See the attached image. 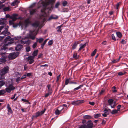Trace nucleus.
Instances as JSON below:
<instances>
[{
    "label": "nucleus",
    "instance_id": "41",
    "mask_svg": "<svg viewBox=\"0 0 128 128\" xmlns=\"http://www.w3.org/2000/svg\"><path fill=\"white\" fill-rule=\"evenodd\" d=\"M53 43V40H51L48 42V46H51L52 44Z\"/></svg>",
    "mask_w": 128,
    "mask_h": 128
},
{
    "label": "nucleus",
    "instance_id": "16",
    "mask_svg": "<svg viewBox=\"0 0 128 128\" xmlns=\"http://www.w3.org/2000/svg\"><path fill=\"white\" fill-rule=\"evenodd\" d=\"M18 14H12L11 17V18L14 21H15L17 19L20 18V17H18Z\"/></svg>",
    "mask_w": 128,
    "mask_h": 128
},
{
    "label": "nucleus",
    "instance_id": "37",
    "mask_svg": "<svg viewBox=\"0 0 128 128\" xmlns=\"http://www.w3.org/2000/svg\"><path fill=\"white\" fill-rule=\"evenodd\" d=\"M116 35L118 38H120L122 36L121 33L120 32H117L116 33Z\"/></svg>",
    "mask_w": 128,
    "mask_h": 128
},
{
    "label": "nucleus",
    "instance_id": "64",
    "mask_svg": "<svg viewBox=\"0 0 128 128\" xmlns=\"http://www.w3.org/2000/svg\"><path fill=\"white\" fill-rule=\"evenodd\" d=\"M89 104L93 106L94 104V102H89Z\"/></svg>",
    "mask_w": 128,
    "mask_h": 128
},
{
    "label": "nucleus",
    "instance_id": "18",
    "mask_svg": "<svg viewBox=\"0 0 128 128\" xmlns=\"http://www.w3.org/2000/svg\"><path fill=\"white\" fill-rule=\"evenodd\" d=\"M23 46L20 44H18L17 45L15 48L16 50L17 51H19L21 50Z\"/></svg>",
    "mask_w": 128,
    "mask_h": 128
},
{
    "label": "nucleus",
    "instance_id": "62",
    "mask_svg": "<svg viewBox=\"0 0 128 128\" xmlns=\"http://www.w3.org/2000/svg\"><path fill=\"white\" fill-rule=\"evenodd\" d=\"M11 16H10L9 14H7L6 15V18H11Z\"/></svg>",
    "mask_w": 128,
    "mask_h": 128
},
{
    "label": "nucleus",
    "instance_id": "31",
    "mask_svg": "<svg viewBox=\"0 0 128 128\" xmlns=\"http://www.w3.org/2000/svg\"><path fill=\"white\" fill-rule=\"evenodd\" d=\"M38 50L34 51L32 54L33 56L34 57V56H36L38 54Z\"/></svg>",
    "mask_w": 128,
    "mask_h": 128
},
{
    "label": "nucleus",
    "instance_id": "58",
    "mask_svg": "<svg viewBox=\"0 0 128 128\" xmlns=\"http://www.w3.org/2000/svg\"><path fill=\"white\" fill-rule=\"evenodd\" d=\"M124 73L121 72H119L118 73V74L120 76H122L124 75Z\"/></svg>",
    "mask_w": 128,
    "mask_h": 128
},
{
    "label": "nucleus",
    "instance_id": "49",
    "mask_svg": "<svg viewBox=\"0 0 128 128\" xmlns=\"http://www.w3.org/2000/svg\"><path fill=\"white\" fill-rule=\"evenodd\" d=\"M14 21L12 20H10L9 21V24L10 25H13L14 24Z\"/></svg>",
    "mask_w": 128,
    "mask_h": 128
},
{
    "label": "nucleus",
    "instance_id": "47",
    "mask_svg": "<svg viewBox=\"0 0 128 128\" xmlns=\"http://www.w3.org/2000/svg\"><path fill=\"white\" fill-rule=\"evenodd\" d=\"M118 110H112L111 112V114H116L118 112Z\"/></svg>",
    "mask_w": 128,
    "mask_h": 128
},
{
    "label": "nucleus",
    "instance_id": "13",
    "mask_svg": "<svg viewBox=\"0 0 128 128\" xmlns=\"http://www.w3.org/2000/svg\"><path fill=\"white\" fill-rule=\"evenodd\" d=\"M84 101L83 100H78L72 102V104L74 105H76L83 103Z\"/></svg>",
    "mask_w": 128,
    "mask_h": 128
},
{
    "label": "nucleus",
    "instance_id": "23",
    "mask_svg": "<svg viewBox=\"0 0 128 128\" xmlns=\"http://www.w3.org/2000/svg\"><path fill=\"white\" fill-rule=\"evenodd\" d=\"M93 126V124L92 122H89L86 125V128H92Z\"/></svg>",
    "mask_w": 128,
    "mask_h": 128
},
{
    "label": "nucleus",
    "instance_id": "25",
    "mask_svg": "<svg viewBox=\"0 0 128 128\" xmlns=\"http://www.w3.org/2000/svg\"><path fill=\"white\" fill-rule=\"evenodd\" d=\"M6 82L4 80H0V88L2 86L4 85L6 83Z\"/></svg>",
    "mask_w": 128,
    "mask_h": 128
},
{
    "label": "nucleus",
    "instance_id": "10",
    "mask_svg": "<svg viewBox=\"0 0 128 128\" xmlns=\"http://www.w3.org/2000/svg\"><path fill=\"white\" fill-rule=\"evenodd\" d=\"M10 33L8 31V29L7 28H6L5 30L3 31L1 34H2L4 35L3 36H0V41L2 39L4 38L5 36L8 35H9Z\"/></svg>",
    "mask_w": 128,
    "mask_h": 128
},
{
    "label": "nucleus",
    "instance_id": "35",
    "mask_svg": "<svg viewBox=\"0 0 128 128\" xmlns=\"http://www.w3.org/2000/svg\"><path fill=\"white\" fill-rule=\"evenodd\" d=\"M83 86V85H80L79 86H78V87H77L76 88H74V89L73 90L74 91H75L76 90H79V89L80 88H81Z\"/></svg>",
    "mask_w": 128,
    "mask_h": 128
},
{
    "label": "nucleus",
    "instance_id": "4",
    "mask_svg": "<svg viewBox=\"0 0 128 128\" xmlns=\"http://www.w3.org/2000/svg\"><path fill=\"white\" fill-rule=\"evenodd\" d=\"M14 40L13 38H11L10 36H8L5 39V44L6 46L8 45L12 44Z\"/></svg>",
    "mask_w": 128,
    "mask_h": 128
},
{
    "label": "nucleus",
    "instance_id": "46",
    "mask_svg": "<svg viewBox=\"0 0 128 128\" xmlns=\"http://www.w3.org/2000/svg\"><path fill=\"white\" fill-rule=\"evenodd\" d=\"M30 48L29 46L26 47V50L27 52H29L30 51Z\"/></svg>",
    "mask_w": 128,
    "mask_h": 128
},
{
    "label": "nucleus",
    "instance_id": "21",
    "mask_svg": "<svg viewBox=\"0 0 128 128\" xmlns=\"http://www.w3.org/2000/svg\"><path fill=\"white\" fill-rule=\"evenodd\" d=\"M86 46V43L84 44H80V48L79 50H78V52H79L80 51L82 48H84Z\"/></svg>",
    "mask_w": 128,
    "mask_h": 128
},
{
    "label": "nucleus",
    "instance_id": "34",
    "mask_svg": "<svg viewBox=\"0 0 128 128\" xmlns=\"http://www.w3.org/2000/svg\"><path fill=\"white\" fill-rule=\"evenodd\" d=\"M84 118L85 119H90L92 118V117L90 115H86L84 116Z\"/></svg>",
    "mask_w": 128,
    "mask_h": 128
},
{
    "label": "nucleus",
    "instance_id": "12",
    "mask_svg": "<svg viewBox=\"0 0 128 128\" xmlns=\"http://www.w3.org/2000/svg\"><path fill=\"white\" fill-rule=\"evenodd\" d=\"M4 45L0 50V54L1 56H4L6 54L5 52L6 48Z\"/></svg>",
    "mask_w": 128,
    "mask_h": 128
},
{
    "label": "nucleus",
    "instance_id": "2",
    "mask_svg": "<svg viewBox=\"0 0 128 128\" xmlns=\"http://www.w3.org/2000/svg\"><path fill=\"white\" fill-rule=\"evenodd\" d=\"M30 22L29 19H27L25 20L24 22H20L18 24H14L13 25V27L15 28L19 26H21L22 28L25 26L26 28L28 26Z\"/></svg>",
    "mask_w": 128,
    "mask_h": 128
},
{
    "label": "nucleus",
    "instance_id": "15",
    "mask_svg": "<svg viewBox=\"0 0 128 128\" xmlns=\"http://www.w3.org/2000/svg\"><path fill=\"white\" fill-rule=\"evenodd\" d=\"M34 57L33 56H28L27 58L28 60L29 61V63L30 64H31L34 62Z\"/></svg>",
    "mask_w": 128,
    "mask_h": 128
},
{
    "label": "nucleus",
    "instance_id": "32",
    "mask_svg": "<svg viewBox=\"0 0 128 128\" xmlns=\"http://www.w3.org/2000/svg\"><path fill=\"white\" fill-rule=\"evenodd\" d=\"M3 10L4 11H10V7L8 6L4 8Z\"/></svg>",
    "mask_w": 128,
    "mask_h": 128
},
{
    "label": "nucleus",
    "instance_id": "8",
    "mask_svg": "<svg viewBox=\"0 0 128 128\" xmlns=\"http://www.w3.org/2000/svg\"><path fill=\"white\" fill-rule=\"evenodd\" d=\"M15 89L12 84H9L6 88V92L8 93H10L12 90H13Z\"/></svg>",
    "mask_w": 128,
    "mask_h": 128
},
{
    "label": "nucleus",
    "instance_id": "48",
    "mask_svg": "<svg viewBox=\"0 0 128 128\" xmlns=\"http://www.w3.org/2000/svg\"><path fill=\"white\" fill-rule=\"evenodd\" d=\"M100 114H97L94 115V117L95 118H97L100 117Z\"/></svg>",
    "mask_w": 128,
    "mask_h": 128
},
{
    "label": "nucleus",
    "instance_id": "5",
    "mask_svg": "<svg viewBox=\"0 0 128 128\" xmlns=\"http://www.w3.org/2000/svg\"><path fill=\"white\" fill-rule=\"evenodd\" d=\"M17 42L18 43H20L21 44H26L28 45L30 43V41L28 39H26V38L25 37L24 38H22L20 41L18 40Z\"/></svg>",
    "mask_w": 128,
    "mask_h": 128
},
{
    "label": "nucleus",
    "instance_id": "42",
    "mask_svg": "<svg viewBox=\"0 0 128 128\" xmlns=\"http://www.w3.org/2000/svg\"><path fill=\"white\" fill-rule=\"evenodd\" d=\"M120 58L118 59L113 60L112 61V63H116V62H117L119 60Z\"/></svg>",
    "mask_w": 128,
    "mask_h": 128
},
{
    "label": "nucleus",
    "instance_id": "7",
    "mask_svg": "<svg viewBox=\"0 0 128 128\" xmlns=\"http://www.w3.org/2000/svg\"><path fill=\"white\" fill-rule=\"evenodd\" d=\"M46 110V109H44L43 110H42L40 112H37L34 115L32 116V119L33 120L34 118H36L38 117L41 116L44 113Z\"/></svg>",
    "mask_w": 128,
    "mask_h": 128
},
{
    "label": "nucleus",
    "instance_id": "1",
    "mask_svg": "<svg viewBox=\"0 0 128 128\" xmlns=\"http://www.w3.org/2000/svg\"><path fill=\"white\" fill-rule=\"evenodd\" d=\"M42 5L43 7V8L41 10V12L42 13V16L40 17V18L42 20V24H43L44 22L46 20V17L48 15L49 12V10H50V9L49 8H46V7L45 6V5L42 4L40 5V6Z\"/></svg>",
    "mask_w": 128,
    "mask_h": 128
},
{
    "label": "nucleus",
    "instance_id": "27",
    "mask_svg": "<svg viewBox=\"0 0 128 128\" xmlns=\"http://www.w3.org/2000/svg\"><path fill=\"white\" fill-rule=\"evenodd\" d=\"M36 42H39L40 43H42L44 40V39L43 38H36Z\"/></svg>",
    "mask_w": 128,
    "mask_h": 128
},
{
    "label": "nucleus",
    "instance_id": "45",
    "mask_svg": "<svg viewBox=\"0 0 128 128\" xmlns=\"http://www.w3.org/2000/svg\"><path fill=\"white\" fill-rule=\"evenodd\" d=\"M56 0H48V2L49 4H53L54 3Z\"/></svg>",
    "mask_w": 128,
    "mask_h": 128
},
{
    "label": "nucleus",
    "instance_id": "60",
    "mask_svg": "<svg viewBox=\"0 0 128 128\" xmlns=\"http://www.w3.org/2000/svg\"><path fill=\"white\" fill-rule=\"evenodd\" d=\"M104 90H102L100 92L99 94L100 95H102L103 94L104 92Z\"/></svg>",
    "mask_w": 128,
    "mask_h": 128
},
{
    "label": "nucleus",
    "instance_id": "55",
    "mask_svg": "<svg viewBox=\"0 0 128 128\" xmlns=\"http://www.w3.org/2000/svg\"><path fill=\"white\" fill-rule=\"evenodd\" d=\"M69 80H68L67 79H66V80L65 82V85H67L69 83Z\"/></svg>",
    "mask_w": 128,
    "mask_h": 128
},
{
    "label": "nucleus",
    "instance_id": "59",
    "mask_svg": "<svg viewBox=\"0 0 128 128\" xmlns=\"http://www.w3.org/2000/svg\"><path fill=\"white\" fill-rule=\"evenodd\" d=\"M48 64H45L44 65H41L40 66V67H48Z\"/></svg>",
    "mask_w": 128,
    "mask_h": 128
},
{
    "label": "nucleus",
    "instance_id": "38",
    "mask_svg": "<svg viewBox=\"0 0 128 128\" xmlns=\"http://www.w3.org/2000/svg\"><path fill=\"white\" fill-rule=\"evenodd\" d=\"M20 75H19V76H18V78L16 79V82L18 83L20 81L22 80V79H21V78H20Z\"/></svg>",
    "mask_w": 128,
    "mask_h": 128
},
{
    "label": "nucleus",
    "instance_id": "63",
    "mask_svg": "<svg viewBox=\"0 0 128 128\" xmlns=\"http://www.w3.org/2000/svg\"><path fill=\"white\" fill-rule=\"evenodd\" d=\"M26 76V74H24L23 76L21 78V79L22 80L24 78H25Z\"/></svg>",
    "mask_w": 128,
    "mask_h": 128
},
{
    "label": "nucleus",
    "instance_id": "29",
    "mask_svg": "<svg viewBox=\"0 0 128 128\" xmlns=\"http://www.w3.org/2000/svg\"><path fill=\"white\" fill-rule=\"evenodd\" d=\"M13 38L14 40H19L21 39L22 36H16Z\"/></svg>",
    "mask_w": 128,
    "mask_h": 128
},
{
    "label": "nucleus",
    "instance_id": "61",
    "mask_svg": "<svg viewBox=\"0 0 128 128\" xmlns=\"http://www.w3.org/2000/svg\"><path fill=\"white\" fill-rule=\"evenodd\" d=\"M121 107V106L120 105H118L117 107V110L118 111H119L120 107Z\"/></svg>",
    "mask_w": 128,
    "mask_h": 128
},
{
    "label": "nucleus",
    "instance_id": "52",
    "mask_svg": "<svg viewBox=\"0 0 128 128\" xmlns=\"http://www.w3.org/2000/svg\"><path fill=\"white\" fill-rule=\"evenodd\" d=\"M52 94L51 92H48V93L46 94L45 95V97L46 98L48 97L49 95L51 94Z\"/></svg>",
    "mask_w": 128,
    "mask_h": 128
},
{
    "label": "nucleus",
    "instance_id": "11",
    "mask_svg": "<svg viewBox=\"0 0 128 128\" xmlns=\"http://www.w3.org/2000/svg\"><path fill=\"white\" fill-rule=\"evenodd\" d=\"M108 102L111 107L112 108H114L116 105L115 103L114 102V100L112 99H110L108 100Z\"/></svg>",
    "mask_w": 128,
    "mask_h": 128
},
{
    "label": "nucleus",
    "instance_id": "19",
    "mask_svg": "<svg viewBox=\"0 0 128 128\" xmlns=\"http://www.w3.org/2000/svg\"><path fill=\"white\" fill-rule=\"evenodd\" d=\"M6 108L8 110V114H10L13 112L9 104H7L6 106Z\"/></svg>",
    "mask_w": 128,
    "mask_h": 128
},
{
    "label": "nucleus",
    "instance_id": "51",
    "mask_svg": "<svg viewBox=\"0 0 128 128\" xmlns=\"http://www.w3.org/2000/svg\"><path fill=\"white\" fill-rule=\"evenodd\" d=\"M112 39L114 40V41H116V39L115 36L114 34H112Z\"/></svg>",
    "mask_w": 128,
    "mask_h": 128
},
{
    "label": "nucleus",
    "instance_id": "3",
    "mask_svg": "<svg viewBox=\"0 0 128 128\" xmlns=\"http://www.w3.org/2000/svg\"><path fill=\"white\" fill-rule=\"evenodd\" d=\"M38 30H36L34 29L33 30L30 31L29 34H28V37L30 38L32 40H34L36 38L35 36L37 34Z\"/></svg>",
    "mask_w": 128,
    "mask_h": 128
},
{
    "label": "nucleus",
    "instance_id": "56",
    "mask_svg": "<svg viewBox=\"0 0 128 128\" xmlns=\"http://www.w3.org/2000/svg\"><path fill=\"white\" fill-rule=\"evenodd\" d=\"M121 43L123 44H126V41L122 39L121 42Z\"/></svg>",
    "mask_w": 128,
    "mask_h": 128
},
{
    "label": "nucleus",
    "instance_id": "36",
    "mask_svg": "<svg viewBox=\"0 0 128 128\" xmlns=\"http://www.w3.org/2000/svg\"><path fill=\"white\" fill-rule=\"evenodd\" d=\"M73 57L76 59H78L79 58L78 56L77 55V54L76 53H74V54Z\"/></svg>",
    "mask_w": 128,
    "mask_h": 128
},
{
    "label": "nucleus",
    "instance_id": "40",
    "mask_svg": "<svg viewBox=\"0 0 128 128\" xmlns=\"http://www.w3.org/2000/svg\"><path fill=\"white\" fill-rule=\"evenodd\" d=\"M18 2V0H15L11 4V6H14L15 5L17 4V2Z\"/></svg>",
    "mask_w": 128,
    "mask_h": 128
},
{
    "label": "nucleus",
    "instance_id": "30",
    "mask_svg": "<svg viewBox=\"0 0 128 128\" xmlns=\"http://www.w3.org/2000/svg\"><path fill=\"white\" fill-rule=\"evenodd\" d=\"M6 90H0V96L3 95L6 93Z\"/></svg>",
    "mask_w": 128,
    "mask_h": 128
},
{
    "label": "nucleus",
    "instance_id": "6",
    "mask_svg": "<svg viewBox=\"0 0 128 128\" xmlns=\"http://www.w3.org/2000/svg\"><path fill=\"white\" fill-rule=\"evenodd\" d=\"M9 69V67L7 66L4 67L2 69L0 70V75L2 76L8 73Z\"/></svg>",
    "mask_w": 128,
    "mask_h": 128
},
{
    "label": "nucleus",
    "instance_id": "22",
    "mask_svg": "<svg viewBox=\"0 0 128 128\" xmlns=\"http://www.w3.org/2000/svg\"><path fill=\"white\" fill-rule=\"evenodd\" d=\"M80 43V41H78L77 42H75L74 44L72 46V49L73 50L76 48L78 44Z\"/></svg>",
    "mask_w": 128,
    "mask_h": 128
},
{
    "label": "nucleus",
    "instance_id": "17",
    "mask_svg": "<svg viewBox=\"0 0 128 128\" xmlns=\"http://www.w3.org/2000/svg\"><path fill=\"white\" fill-rule=\"evenodd\" d=\"M58 18V16L54 15H52L49 17L47 20L50 21L52 19H56Z\"/></svg>",
    "mask_w": 128,
    "mask_h": 128
},
{
    "label": "nucleus",
    "instance_id": "44",
    "mask_svg": "<svg viewBox=\"0 0 128 128\" xmlns=\"http://www.w3.org/2000/svg\"><path fill=\"white\" fill-rule=\"evenodd\" d=\"M68 2L66 1H64L63 2L62 4L63 6H65L67 4Z\"/></svg>",
    "mask_w": 128,
    "mask_h": 128
},
{
    "label": "nucleus",
    "instance_id": "57",
    "mask_svg": "<svg viewBox=\"0 0 128 128\" xmlns=\"http://www.w3.org/2000/svg\"><path fill=\"white\" fill-rule=\"evenodd\" d=\"M60 75H59L57 76V79H56V82H58L59 80L60 79Z\"/></svg>",
    "mask_w": 128,
    "mask_h": 128
},
{
    "label": "nucleus",
    "instance_id": "9",
    "mask_svg": "<svg viewBox=\"0 0 128 128\" xmlns=\"http://www.w3.org/2000/svg\"><path fill=\"white\" fill-rule=\"evenodd\" d=\"M19 54L18 52L11 53L9 55L8 57L10 60L16 58Z\"/></svg>",
    "mask_w": 128,
    "mask_h": 128
},
{
    "label": "nucleus",
    "instance_id": "54",
    "mask_svg": "<svg viewBox=\"0 0 128 128\" xmlns=\"http://www.w3.org/2000/svg\"><path fill=\"white\" fill-rule=\"evenodd\" d=\"M60 4V3L59 2H57L55 5V8H58Z\"/></svg>",
    "mask_w": 128,
    "mask_h": 128
},
{
    "label": "nucleus",
    "instance_id": "33",
    "mask_svg": "<svg viewBox=\"0 0 128 128\" xmlns=\"http://www.w3.org/2000/svg\"><path fill=\"white\" fill-rule=\"evenodd\" d=\"M108 112V111L107 110H104V113L102 114V116L104 117H106L107 116V115L108 114H107Z\"/></svg>",
    "mask_w": 128,
    "mask_h": 128
},
{
    "label": "nucleus",
    "instance_id": "28",
    "mask_svg": "<svg viewBox=\"0 0 128 128\" xmlns=\"http://www.w3.org/2000/svg\"><path fill=\"white\" fill-rule=\"evenodd\" d=\"M36 11V9L30 10V15H33Z\"/></svg>",
    "mask_w": 128,
    "mask_h": 128
},
{
    "label": "nucleus",
    "instance_id": "43",
    "mask_svg": "<svg viewBox=\"0 0 128 128\" xmlns=\"http://www.w3.org/2000/svg\"><path fill=\"white\" fill-rule=\"evenodd\" d=\"M96 49H95L92 53L91 54V56H93L96 53Z\"/></svg>",
    "mask_w": 128,
    "mask_h": 128
},
{
    "label": "nucleus",
    "instance_id": "26",
    "mask_svg": "<svg viewBox=\"0 0 128 128\" xmlns=\"http://www.w3.org/2000/svg\"><path fill=\"white\" fill-rule=\"evenodd\" d=\"M47 87L48 88V92H51L52 93V89L51 88V86L50 84H48L47 85Z\"/></svg>",
    "mask_w": 128,
    "mask_h": 128
},
{
    "label": "nucleus",
    "instance_id": "14",
    "mask_svg": "<svg viewBox=\"0 0 128 128\" xmlns=\"http://www.w3.org/2000/svg\"><path fill=\"white\" fill-rule=\"evenodd\" d=\"M7 57L8 56L6 55L2 56L1 58H0V64H4L6 61V59Z\"/></svg>",
    "mask_w": 128,
    "mask_h": 128
},
{
    "label": "nucleus",
    "instance_id": "39",
    "mask_svg": "<svg viewBox=\"0 0 128 128\" xmlns=\"http://www.w3.org/2000/svg\"><path fill=\"white\" fill-rule=\"evenodd\" d=\"M112 90L114 92H116L117 91L116 90V88L115 86H113L112 88Z\"/></svg>",
    "mask_w": 128,
    "mask_h": 128
},
{
    "label": "nucleus",
    "instance_id": "53",
    "mask_svg": "<svg viewBox=\"0 0 128 128\" xmlns=\"http://www.w3.org/2000/svg\"><path fill=\"white\" fill-rule=\"evenodd\" d=\"M86 125L83 124L81 125L80 127V128H86Z\"/></svg>",
    "mask_w": 128,
    "mask_h": 128
},
{
    "label": "nucleus",
    "instance_id": "20",
    "mask_svg": "<svg viewBox=\"0 0 128 128\" xmlns=\"http://www.w3.org/2000/svg\"><path fill=\"white\" fill-rule=\"evenodd\" d=\"M64 109V108H62L61 110H59V109L56 110L55 111L56 114V115H59V114L63 112H64V111L62 112V111Z\"/></svg>",
    "mask_w": 128,
    "mask_h": 128
},
{
    "label": "nucleus",
    "instance_id": "50",
    "mask_svg": "<svg viewBox=\"0 0 128 128\" xmlns=\"http://www.w3.org/2000/svg\"><path fill=\"white\" fill-rule=\"evenodd\" d=\"M37 45V43L36 42H35L32 45V47L33 48H35Z\"/></svg>",
    "mask_w": 128,
    "mask_h": 128
},
{
    "label": "nucleus",
    "instance_id": "24",
    "mask_svg": "<svg viewBox=\"0 0 128 128\" xmlns=\"http://www.w3.org/2000/svg\"><path fill=\"white\" fill-rule=\"evenodd\" d=\"M40 22L38 21H36L34 23L32 24V26L34 27H38L40 24Z\"/></svg>",
    "mask_w": 128,
    "mask_h": 128
}]
</instances>
